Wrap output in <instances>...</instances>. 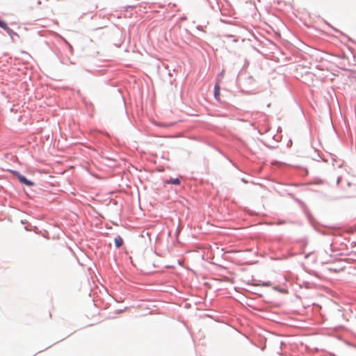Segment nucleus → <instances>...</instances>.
<instances>
[{
  "instance_id": "1",
  "label": "nucleus",
  "mask_w": 356,
  "mask_h": 356,
  "mask_svg": "<svg viewBox=\"0 0 356 356\" xmlns=\"http://www.w3.org/2000/svg\"><path fill=\"white\" fill-rule=\"evenodd\" d=\"M0 27L3 29L10 35L13 33L12 29H10L7 26V24L5 22H3V21L0 20Z\"/></svg>"
},
{
  "instance_id": "2",
  "label": "nucleus",
  "mask_w": 356,
  "mask_h": 356,
  "mask_svg": "<svg viewBox=\"0 0 356 356\" xmlns=\"http://www.w3.org/2000/svg\"><path fill=\"white\" fill-rule=\"evenodd\" d=\"M220 87L218 83L215 85L214 88V97L217 100L220 99Z\"/></svg>"
},
{
  "instance_id": "3",
  "label": "nucleus",
  "mask_w": 356,
  "mask_h": 356,
  "mask_svg": "<svg viewBox=\"0 0 356 356\" xmlns=\"http://www.w3.org/2000/svg\"><path fill=\"white\" fill-rule=\"evenodd\" d=\"M19 181L26 184V186H32L33 185V183L29 180H28L25 177L22 176V175H19Z\"/></svg>"
},
{
  "instance_id": "4",
  "label": "nucleus",
  "mask_w": 356,
  "mask_h": 356,
  "mask_svg": "<svg viewBox=\"0 0 356 356\" xmlns=\"http://www.w3.org/2000/svg\"><path fill=\"white\" fill-rule=\"evenodd\" d=\"M115 244L117 248H120L123 244V240L120 236H117L115 238Z\"/></svg>"
},
{
  "instance_id": "5",
  "label": "nucleus",
  "mask_w": 356,
  "mask_h": 356,
  "mask_svg": "<svg viewBox=\"0 0 356 356\" xmlns=\"http://www.w3.org/2000/svg\"><path fill=\"white\" fill-rule=\"evenodd\" d=\"M166 183L172 184H175V185H179L180 184V181L179 179L175 178V179H171L167 181Z\"/></svg>"
}]
</instances>
